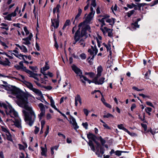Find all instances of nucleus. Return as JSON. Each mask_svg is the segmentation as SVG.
I'll return each instance as SVG.
<instances>
[{
    "label": "nucleus",
    "instance_id": "obj_26",
    "mask_svg": "<svg viewBox=\"0 0 158 158\" xmlns=\"http://www.w3.org/2000/svg\"><path fill=\"white\" fill-rule=\"evenodd\" d=\"M3 15H4L3 16L5 19L8 20H10V14L8 12L3 13Z\"/></svg>",
    "mask_w": 158,
    "mask_h": 158
},
{
    "label": "nucleus",
    "instance_id": "obj_7",
    "mask_svg": "<svg viewBox=\"0 0 158 158\" xmlns=\"http://www.w3.org/2000/svg\"><path fill=\"white\" fill-rule=\"evenodd\" d=\"M13 52H15V53H10V59H12L13 58V57L12 56L13 55L20 59H22L23 60H25L24 57H25L26 59H27V56L23 55L21 53L19 54L18 51L14 50L13 51Z\"/></svg>",
    "mask_w": 158,
    "mask_h": 158
},
{
    "label": "nucleus",
    "instance_id": "obj_55",
    "mask_svg": "<svg viewBox=\"0 0 158 158\" xmlns=\"http://www.w3.org/2000/svg\"><path fill=\"white\" fill-rule=\"evenodd\" d=\"M6 60H7V61L8 62L7 63L4 62L0 60V64H2L3 65H7L8 64V62L9 60L7 59H6Z\"/></svg>",
    "mask_w": 158,
    "mask_h": 158
},
{
    "label": "nucleus",
    "instance_id": "obj_8",
    "mask_svg": "<svg viewBox=\"0 0 158 158\" xmlns=\"http://www.w3.org/2000/svg\"><path fill=\"white\" fill-rule=\"evenodd\" d=\"M32 36V33H31L28 37L22 39V43L29 47L31 44V41Z\"/></svg>",
    "mask_w": 158,
    "mask_h": 158
},
{
    "label": "nucleus",
    "instance_id": "obj_3",
    "mask_svg": "<svg viewBox=\"0 0 158 158\" xmlns=\"http://www.w3.org/2000/svg\"><path fill=\"white\" fill-rule=\"evenodd\" d=\"M10 125H15L19 129H22L21 120L17 112L10 106Z\"/></svg>",
    "mask_w": 158,
    "mask_h": 158
},
{
    "label": "nucleus",
    "instance_id": "obj_56",
    "mask_svg": "<svg viewBox=\"0 0 158 158\" xmlns=\"http://www.w3.org/2000/svg\"><path fill=\"white\" fill-rule=\"evenodd\" d=\"M45 123V121L44 120H42L41 121V127L43 129L44 125Z\"/></svg>",
    "mask_w": 158,
    "mask_h": 158
},
{
    "label": "nucleus",
    "instance_id": "obj_30",
    "mask_svg": "<svg viewBox=\"0 0 158 158\" xmlns=\"http://www.w3.org/2000/svg\"><path fill=\"white\" fill-rule=\"evenodd\" d=\"M36 84L39 86H40V83H45V82L44 81V79L41 78V79L39 80L38 81H34Z\"/></svg>",
    "mask_w": 158,
    "mask_h": 158
},
{
    "label": "nucleus",
    "instance_id": "obj_22",
    "mask_svg": "<svg viewBox=\"0 0 158 158\" xmlns=\"http://www.w3.org/2000/svg\"><path fill=\"white\" fill-rule=\"evenodd\" d=\"M82 12V10L81 9L80 7L78 9V13L75 17L73 23V24L74 23L76 20H77V21H78L79 19V18L80 17L81 14Z\"/></svg>",
    "mask_w": 158,
    "mask_h": 158
},
{
    "label": "nucleus",
    "instance_id": "obj_16",
    "mask_svg": "<svg viewBox=\"0 0 158 158\" xmlns=\"http://www.w3.org/2000/svg\"><path fill=\"white\" fill-rule=\"evenodd\" d=\"M101 30L103 32V33H105V31L108 32V35L109 37H111L113 35L112 31L110 29L107 28L106 27H104V28H101Z\"/></svg>",
    "mask_w": 158,
    "mask_h": 158
},
{
    "label": "nucleus",
    "instance_id": "obj_64",
    "mask_svg": "<svg viewBox=\"0 0 158 158\" xmlns=\"http://www.w3.org/2000/svg\"><path fill=\"white\" fill-rule=\"evenodd\" d=\"M103 126L106 128L110 129V127L105 123L103 124Z\"/></svg>",
    "mask_w": 158,
    "mask_h": 158
},
{
    "label": "nucleus",
    "instance_id": "obj_44",
    "mask_svg": "<svg viewBox=\"0 0 158 158\" xmlns=\"http://www.w3.org/2000/svg\"><path fill=\"white\" fill-rule=\"evenodd\" d=\"M151 71L150 70H149L145 74V78L146 79H149L148 77V75H150L151 74Z\"/></svg>",
    "mask_w": 158,
    "mask_h": 158
},
{
    "label": "nucleus",
    "instance_id": "obj_37",
    "mask_svg": "<svg viewBox=\"0 0 158 158\" xmlns=\"http://www.w3.org/2000/svg\"><path fill=\"white\" fill-rule=\"evenodd\" d=\"M70 24V21L69 19H67L66 21L64 26L63 27V29H64L65 28L68 26Z\"/></svg>",
    "mask_w": 158,
    "mask_h": 158
},
{
    "label": "nucleus",
    "instance_id": "obj_57",
    "mask_svg": "<svg viewBox=\"0 0 158 158\" xmlns=\"http://www.w3.org/2000/svg\"><path fill=\"white\" fill-rule=\"evenodd\" d=\"M82 78H83L84 80L85 81H86L88 82L90 84L91 82L90 80H89L86 77H85L84 76H83V77H82Z\"/></svg>",
    "mask_w": 158,
    "mask_h": 158
},
{
    "label": "nucleus",
    "instance_id": "obj_48",
    "mask_svg": "<svg viewBox=\"0 0 158 158\" xmlns=\"http://www.w3.org/2000/svg\"><path fill=\"white\" fill-rule=\"evenodd\" d=\"M110 117H113V116L110 113H108L106 114L103 115V117L105 118H108Z\"/></svg>",
    "mask_w": 158,
    "mask_h": 158
},
{
    "label": "nucleus",
    "instance_id": "obj_59",
    "mask_svg": "<svg viewBox=\"0 0 158 158\" xmlns=\"http://www.w3.org/2000/svg\"><path fill=\"white\" fill-rule=\"evenodd\" d=\"M136 107V105L135 104L133 103L132 104L131 106V110L132 111Z\"/></svg>",
    "mask_w": 158,
    "mask_h": 158
},
{
    "label": "nucleus",
    "instance_id": "obj_32",
    "mask_svg": "<svg viewBox=\"0 0 158 158\" xmlns=\"http://www.w3.org/2000/svg\"><path fill=\"white\" fill-rule=\"evenodd\" d=\"M50 103L51 106L54 109L56 108V106L55 105V102L52 97H51L50 98Z\"/></svg>",
    "mask_w": 158,
    "mask_h": 158
},
{
    "label": "nucleus",
    "instance_id": "obj_10",
    "mask_svg": "<svg viewBox=\"0 0 158 158\" xmlns=\"http://www.w3.org/2000/svg\"><path fill=\"white\" fill-rule=\"evenodd\" d=\"M100 77H95L93 79L92 82L94 83L96 85H102L104 82L105 78L104 77H102L99 78Z\"/></svg>",
    "mask_w": 158,
    "mask_h": 158
},
{
    "label": "nucleus",
    "instance_id": "obj_51",
    "mask_svg": "<svg viewBox=\"0 0 158 158\" xmlns=\"http://www.w3.org/2000/svg\"><path fill=\"white\" fill-rule=\"evenodd\" d=\"M145 110L146 113L151 112L152 111V108L150 107H147L145 108Z\"/></svg>",
    "mask_w": 158,
    "mask_h": 158
},
{
    "label": "nucleus",
    "instance_id": "obj_39",
    "mask_svg": "<svg viewBox=\"0 0 158 158\" xmlns=\"http://www.w3.org/2000/svg\"><path fill=\"white\" fill-rule=\"evenodd\" d=\"M98 139L100 140L102 145H103L105 143V140L103 139L101 136L99 137Z\"/></svg>",
    "mask_w": 158,
    "mask_h": 158
},
{
    "label": "nucleus",
    "instance_id": "obj_13",
    "mask_svg": "<svg viewBox=\"0 0 158 158\" xmlns=\"http://www.w3.org/2000/svg\"><path fill=\"white\" fill-rule=\"evenodd\" d=\"M91 2V5L93 6L94 8L96 6V0H87V5L84 7V10H86L89 6V3Z\"/></svg>",
    "mask_w": 158,
    "mask_h": 158
},
{
    "label": "nucleus",
    "instance_id": "obj_36",
    "mask_svg": "<svg viewBox=\"0 0 158 158\" xmlns=\"http://www.w3.org/2000/svg\"><path fill=\"white\" fill-rule=\"evenodd\" d=\"M1 27L3 29H4L6 30H9V27L7 26V24L4 23H2L1 24Z\"/></svg>",
    "mask_w": 158,
    "mask_h": 158
},
{
    "label": "nucleus",
    "instance_id": "obj_60",
    "mask_svg": "<svg viewBox=\"0 0 158 158\" xmlns=\"http://www.w3.org/2000/svg\"><path fill=\"white\" fill-rule=\"evenodd\" d=\"M153 4L151 5V6H154V5L157 4L158 3V0H156L153 1L152 2Z\"/></svg>",
    "mask_w": 158,
    "mask_h": 158
},
{
    "label": "nucleus",
    "instance_id": "obj_54",
    "mask_svg": "<svg viewBox=\"0 0 158 158\" xmlns=\"http://www.w3.org/2000/svg\"><path fill=\"white\" fill-rule=\"evenodd\" d=\"M24 30V31L25 32L26 35H27L29 34V32L28 30H27V28L26 27H25L23 28Z\"/></svg>",
    "mask_w": 158,
    "mask_h": 158
},
{
    "label": "nucleus",
    "instance_id": "obj_35",
    "mask_svg": "<svg viewBox=\"0 0 158 158\" xmlns=\"http://www.w3.org/2000/svg\"><path fill=\"white\" fill-rule=\"evenodd\" d=\"M45 111H41L40 114H38V117L40 121L41 120L42 117L45 115Z\"/></svg>",
    "mask_w": 158,
    "mask_h": 158
},
{
    "label": "nucleus",
    "instance_id": "obj_2",
    "mask_svg": "<svg viewBox=\"0 0 158 158\" xmlns=\"http://www.w3.org/2000/svg\"><path fill=\"white\" fill-rule=\"evenodd\" d=\"M94 16L89 14L85 17V20L79 24L78 29L75 32L74 36V40L73 41V45L77 44L82 47L85 46V38L82 37L86 35L87 31L91 32L90 27L88 24L90 23Z\"/></svg>",
    "mask_w": 158,
    "mask_h": 158
},
{
    "label": "nucleus",
    "instance_id": "obj_24",
    "mask_svg": "<svg viewBox=\"0 0 158 158\" xmlns=\"http://www.w3.org/2000/svg\"><path fill=\"white\" fill-rule=\"evenodd\" d=\"M102 45L106 48L108 52L109 51L110 53L111 52L110 42L108 43L107 44H106L105 43H103Z\"/></svg>",
    "mask_w": 158,
    "mask_h": 158
},
{
    "label": "nucleus",
    "instance_id": "obj_53",
    "mask_svg": "<svg viewBox=\"0 0 158 158\" xmlns=\"http://www.w3.org/2000/svg\"><path fill=\"white\" fill-rule=\"evenodd\" d=\"M141 126L144 128L145 131H146L147 130V126L146 124L141 123Z\"/></svg>",
    "mask_w": 158,
    "mask_h": 158
},
{
    "label": "nucleus",
    "instance_id": "obj_19",
    "mask_svg": "<svg viewBox=\"0 0 158 158\" xmlns=\"http://www.w3.org/2000/svg\"><path fill=\"white\" fill-rule=\"evenodd\" d=\"M109 17V15H106V22L108 23H109L110 25H113L115 23V19L113 18L109 19L108 18Z\"/></svg>",
    "mask_w": 158,
    "mask_h": 158
},
{
    "label": "nucleus",
    "instance_id": "obj_15",
    "mask_svg": "<svg viewBox=\"0 0 158 158\" xmlns=\"http://www.w3.org/2000/svg\"><path fill=\"white\" fill-rule=\"evenodd\" d=\"M52 26H53L55 28H57L59 24V19H51Z\"/></svg>",
    "mask_w": 158,
    "mask_h": 158
},
{
    "label": "nucleus",
    "instance_id": "obj_58",
    "mask_svg": "<svg viewBox=\"0 0 158 158\" xmlns=\"http://www.w3.org/2000/svg\"><path fill=\"white\" fill-rule=\"evenodd\" d=\"M132 88L133 89L135 90H136L137 91H141L143 89H139L138 88L136 87L135 86H133L132 87Z\"/></svg>",
    "mask_w": 158,
    "mask_h": 158
},
{
    "label": "nucleus",
    "instance_id": "obj_27",
    "mask_svg": "<svg viewBox=\"0 0 158 158\" xmlns=\"http://www.w3.org/2000/svg\"><path fill=\"white\" fill-rule=\"evenodd\" d=\"M88 144L89 146L90 147L91 150L94 152H95V148L93 144L92 141L91 140H89V142L88 143Z\"/></svg>",
    "mask_w": 158,
    "mask_h": 158
},
{
    "label": "nucleus",
    "instance_id": "obj_61",
    "mask_svg": "<svg viewBox=\"0 0 158 158\" xmlns=\"http://www.w3.org/2000/svg\"><path fill=\"white\" fill-rule=\"evenodd\" d=\"M40 128L38 127H35V129L34 130V132L35 134H37L38 132L39 131Z\"/></svg>",
    "mask_w": 158,
    "mask_h": 158
},
{
    "label": "nucleus",
    "instance_id": "obj_11",
    "mask_svg": "<svg viewBox=\"0 0 158 158\" xmlns=\"http://www.w3.org/2000/svg\"><path fill=\"white\" fill-rule=\"evenodd\" d=\"M2 131L5 133L4 135V139L9 141L10 140V133L9 130L7 128L3 127H2Z\"/></svg>",
    "mask_w": 158,
    "mask_h": 158
},
{
    "label": "nucleus",
    "instance_id": "obj_43",
    "mask_svg": "<svg viewBox=\"0 0 158 158\" xmlns=\"http://www.w3.org/2000/svg\"><path fill=\"white\" fill-rule=\"evenodd\" d=\"M83 111L85 114L87 116L89 114V111L87 109L84 108L83 109Z\"/></svg>",
    "mask_w": 158,
    "mask_h": 158
},
{
    "label": "nucleus",
    "instance_id": "obj_49",
    "mask_svg": "<svg viewBox=\"0 0 158 158\" xmlns=\"http://www.w3.org/2000/svg\"><path fill=\"white\" fill-rule=\"evenodd\" d=\"M82 125L83 126V127L86 129H88V124L87 123L85 122V123H82Z\"/></svg>",
    "mask_w": 158,
    "mask_h": 158
},
{
    "label": "nucleus",
    "instance_id": "obj_23",
    "mask_svg": "<svg viewBox=\"0 0 158 158\" xmlns=\"http://www.w3.org/2000/svg\"><path fill=\"white\" fill-rule=\"evenodd\" d=\"M96 40L98 43V46L99 48L100 47V44L102 42V37L101 36L98 35L97 37L96 38Z\"/></svg>",
    "mask_w": 158,
    "mask_h": 158
},
{
    "label": "nucleus",
    "instance_id": "obj_34",
    "mask_svg": "<svg viewBox=\"0 0 158 158\" xmlns=\"http://www.w3.org/2000/svg\"><path fill=\"white\" fill-rule=\"evenodd\" d=\"M106 16H103V18L99 20L100 22L102 23V27L103 26L105 25V22L106 21Z\"/></svg>",
    "mask_w": 158,
    "mask_h": 158
},
{
    "label": "nucleus",
    "instance_id": "obj_47",
    "mask_svg": "<svg viewBox=\"0 0 158 158\" xmlns=\"http://www.w3.org/2000/svg\"><path fill=\"white\" fill-rule=\"evenodd\" d=\"M146 104L147 105L151 106L152 107H153V108H155L154 106H153V104L150 102L149 101H147L146 102Z\"/></svg>",
    "mask_w": 158,
    "mask_h": 158
},
{
    "label": "nucleus",
    "instance_id": "obj_40",
    "mask_svg": "<svg viewBox=\"0 0 158 158\" xmlns=\"http://www.w3.org/2000/svg\"><path fill=\"white\" fill-rule=\"evenodd\" d=\"M123 152L120 151H116L115 152V154L117 156H120L121 155V153L122 152Z\"/></svg>",
    "mask_w": 158,
    "mask_h": 158
},
{
    "label": "nucleus",
    "instance_id": "obj_4",
    "mask_svg": "<svg viewBox=\"0 0 158 158\" xmlns=\"http://www.w3.org/2000/svg\"><path fill=\"white\" fill-rule=\"evenodd\" d=\"M25 84L27 87L30 90H32L36 95L40 97V98L39 97L37 98V99L40 100L42 102H44L45 100L43 98V94L41 92L40 90L34 88L32 84L30 82H26L25 83Z\"/></svg>",
    "mask_w": 158,
    "mask_h": 158
},
{
    "label": "nucleus",
    "instance_id": "obj_18",
    "mask_svg": "<svg viewBox=\"0 0 158 158\" xmlns=\"http://www.w3.org/2000/svg\"><path fill=\"white\" fill-rule=\"evenodd\" d=\"M103 70L102 67L101 65H99L97 69V73L95 77H100L102 75V73Z\"/></svg>",
    "mask_w": 158,
    "mask_h": 158
},
{
    "label": "nucleus",
    "instance_id": "obj_41",
    "mask_svg": "<svg viewBox=\"0 0 158 158\" xmlns=\"http://www.w3.org/2000/svg\"><path fill=\"white\" fill-rule=\"evenodd\" d=\"M49 126L48 125L47 126H46V131L44 132V137H45L48 133H49Z\"/></svg>",
    "mask_w": 158,
    "mask_h": 158
},
{
    "label": "nucleus",
    "instance_id": "obj_50",
    "mask_svg": "<svg viewBox=\"0 0 158 158\" xmlns=\"http://www.w3.org/2000/svg\"><path fill=\"white\" fill-rule=\"evenodd\" d=\"M3 86L4 87L5 89L7 91V93H9L10 91V88L8 86H7L6 85H3Z\"/></svg>",
    "mask_w": 158,
    "mask_h": 158
},
{
    "label": "nucleus",
    "instance_id": "obj_1",
    "mask_svg": "<svg viewBox=\"0 0 158 158\" xmlns=\"http://www.w3.org/2000/svg\"><path fill=\"white\" fill-rule=\"evenodd\" d=\"M12 95L16 97V102L18 106L24 108L29 111L27 112L25 110L22 111L25 122L31 126L34 122L36 116L32 107L28 104L27 98L25 95L19 89L11 85L10 86V98H15Z\"/></svg>",
    "mask_w": 158,
    "mask_h": 158
},
{
    "label": "nucleus",
    "instance_id": "obj_28",
    "mask_svg": "<svg viewBox=\"0 0 158 158\" xmlns=\"http://www.w3.org/2000/svg\"><path fill=\"white\" fill-rule=\"evenodd\" d=\"M38 107L40 109L41 111H45V106L42 103H40L38 105Z\"/></svg>",
    "mask_w": 158,
    "mask_h": 158
},
{
    "label": "nucleus",
    "instance_id": "obj_31",
    "mask_svg": "<svg viewBox=\"0 0 158 158\" xmlns=\"http://www.w3.org/2000/svg\"><path fill=\"white\" fill-rule=\"evenodd\" d=\"M31 77H32L36 80V81H38L39 78H41L40 77V75H38L37 74L35 73H33Z\"/></svg>",
    "mask_w": 158,
    "mask_h": 158
},
{
    "label": "nucleus",
    "instance_id": "obj_42",
    "mask_svg": "<svg viewBox=\"0 0 158 158\" xmlns=\"http://www.w3.org/2000/svg\"><path fill=\"white\" fill-rule=\"evenodd\" d=\"M49 68V67L47 62L45 63V65L44 67L43 68V71H45Z\"/></svg>",
    "mask_w": 158,
    "mask_h": 158
},
{
    "label": "nucleus",
    "instance_id": "obj_45",
    "mask_svg": "<svg viewBox=\"0 0 158 158\" xmlns=\"http://www.w3.org/2000/svg\"><path fill=\"white\" fill-rule=\"evenodd\" d=\"M93 6H91V7H90V11H91V12H90L89 14H90V15H94V14H95V10H94V9L93 8Z\"/></svg>",
    "mask_w": 158,
    "mask_h": 158
},
{
    "label": "nucleus",
    "instance_id": "obj_25",
    "mask_svg": "<svg viewBox=\"0 0 158 158\" xmlns=\"http://www.w3.org/2000/svg\"><path fill=\"white\" fill-rule=\"evenodd\" d=\"M20 11H19V8L18 7H17L15 10L14 12L10 13V18L12 17H15L16 16L17 14L19 12H20ZM10 20H11V19H10Z\"/></svg>",
    "mask_w": 158,
    "mask_h": 158
},
{
    "label": "nucleus",
    "instance_id": "obj_9",
    "mask_svg": "<svg viewBox=\"0 0 158 158\" xmlns=\"http://www.w3.org/2000/svg\"><path fill=\"white\" fill-rule=\"evenodd\" d=\"M68 120L69 123L72 125L74 129L77 130L79 128V127L77 125L76 119L72 116L70 115L69 120Z\"/></svg>",
    "mask_w": 158,
    "mask_h": 158
},
{
    "label": "nucleus",
    "instance_id": "obj_33",
    "mask_svg": "<svg viewBox=\"0 0 158 158\" xmlns=\"http://www.w3.org/2000/svg\"><path fill=\"white\" fill-rule=\"evenodd\" d=\"M41 154L42 156H46V152H47V149L46 148H41Z\"/></svg>",
    "mask_w": 158,
    "mask_h": 158
},
{
    "label": "nucleus",
    "instance_id": "obj_29",
    "mask_svg": "<svg viewBox=\"0 0 158 158\" xmlns=\"http://www.w3.org/2000/svg\"><path fill=\"white\" fill-rule=\"evenodd\" d=\"M60 7V5H57L56 7L55 8H54L53 9V13L54 14L55 13L56 11L57 13H59V9Z\"/></svg>",
    "mask_w": 158,
    "mask_h": 158
},
{
    "label": "nucleus",
    "instance_id": "obj_6",
    "mask_svg": "<svg viewBox=\"0 0 158 158\" xmlns=\"http://www.w3.org/2000/svg\"><path fill=\"white\" fill-rule=\"evenodd\" d=\"M98 52V50L97 48L96 45H94V47L91 46V48L89 49L88 50V52L89 54L92 56L90 58L91 60H93L95 56Z\"/></svg>",
    "mask_w": 158,
    "mask_h": 158
},
{
    "label": "nucleus",
    "instance_id": "obj_21",
    "mask_svg": "<svg viewBox=\"0 0 158 158\" xmlns=\"http://www.w3.org/2000/svg\"><path fill=\"white\" fill-rule=\"evenodd\" d=\"M16 46L18 47L21 50V51L24 53L27 52V49L26 47L23 45H20L19 44H16Z\"/></svg>",
    "mask_w": 158,
    "mask_h": 158
},
{
    "label": "nucleus",
    "instance_id": "obj_14",
    "mask_svg": "<svg viewBox=\"0 0 158 158\" xmlns=\"http://www.w3.org/2000/svg\"><path fill=\"white\" fill-rule=\"evenodd\" d=\"M117 127L119 129L123 130L131 136H133L135 135V133L130 132L127 129L124 127L123 124L118 125Z\"/></svg>",
    "mask_w": 158,
    "mask_h": 158
},
{
    "label": "nucleus",
    "instance_id": "obj_17",
    "mask_svg": "<svg viewBox=\"0 0 158 158\" xmlns=\"http://www.w3.org/2000/svg\"><path fill=\"white\" fill-rule=\"evenodd\" d=\"M78 102H79L80 105L81 104V99L80 95L79 94H77L75 98V104L76 106H77L78 105Z\"/></svg>",
    "mask_w": 158,
    "mask_h": 158
},
{
    "label": "nucleus",
    "instance_id": "obj_12",
    "mask_svg": "<svg viewBox=\"0 0 158 158\" xmlns=\"http://www.w3.org/2000/svg\"><path fill=\"white\" fill-rule=\"evenodd\" d=\"M3 107L5 109V112L7 115L10 114V106L9 103L6 105L4 103L0 102V107Z\"/></svg>",
    "mask_w": 158,
    "mask_h": 158
},
{
    "label": "nucleus",
    "instance_id": "obj_38",
    "mask_svg": "<svg viewBox=\"0 0 158 158\" xmlns=\"http://www.w3.org/2000/svg\"><path fill=\"white\" fill-rule=\"evenodd\" d=\"M132 27L135 29L136 28H139V25L138 24L137 22H135L134 23H132Z\"/></svg>",
    "mask_w": 158,
    "mask_h": 158
},
{
    "label": "nucleus",
    "instance_id": "obj_5",
    "mask_svg": "<svg viewBox=\"0 0 158 158\" xmlns=\"http://www.w3.org/2000/svg\"><path fill=\"white\" fill-rule=\"evenodd\" d=\"M72 70L77 74V76L80 77L81 81L83 83H85V81L82 79V77L84 76L82 75V73L81 70L74 64L72 66Z\"/></svg>",
    "mask_w": 158,
    "mask_h": 158
},
{
    "label": "nucleus",
    "instance_id": "obj_52",
    "mask_svg": "<svg viewBox=\"0 0 158 158\" xmlns=\"http://www.w3.org/2000/svg\"><path fill=\"white\" fill-rule=\"evenodd\" d=\"M134 12V10H131L127 13V16L128 17H130Z\"/></svg>",
    "mask_w": 158,
    "mask_h": 158
},
{
    "label": "nucleus",
    "instance_id": "obj_63",
    "mask_svg": "<svg viewBox=\"0 0 158 158\" xmlns=\"http://www.w3.org/2000/svg\"><path fill=\"white\" fill-rule=\"evenodd\" d=\"M99 152L102 154H103L104 153V149L102 147H100V152Z\"/></svg>",
    "mask_w": 158,
    "mask_h": 158
},
{
    "label": "nucleus",
    "instance_id": "obj_62",
    "mask_svg": "<svg viewBox=\"0 0 158 158\" xmlns=\"http://www.w3.org/2000/svg\"><path fill=\"white\" fill-rule=\"evenodd\" d=\"M111 10L113 12H114V10L116 11L117 10V6L116 4H115L114 6L113 7V6L111 7Z\"/></svg>",
    "mask_w": 158,
    "mask_h": 158
},
{
    "label": "nucleus",
    "instance_id": "obj_46",
    "mask_svg": "<svg viewBox=\"0 0 158 158\" xmlns=\"http://www.w3.org/2000/svg\"><path fill=\"white\" fill-rule=\"evenodd\" d=\"M80 56L82 60H85L86 58V55L84 53H82L80 55Z\"/></svg>",
    "mask_w": 158,
    "mask_h": 158
},
{
    "label": "nucleus",
    "instance_id": "obj_20",
    "mask_svg": "<svg viewBox=\"0 0 158 158\" xmlns=\"http://www.w3.org/2000/svg\"><path fill=\"white\" fill-rule=\"evenodd\" d=\"M87 137L88 139L92 140L93 141H95L97 139V137L94 134L91 133H89L87 135Z\"/></svg>",
    "mask_w": 158,
    "mask_h": 158
}]
</instances>
